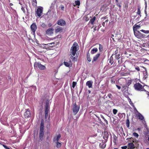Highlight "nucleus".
Wrapping results in <instances>:
<instances>
[{
	"mask_svg": "<svg viewBox=\"0 0 149 149\" xmlns=\"http://www.w3.org/2000/svg\"><path fill=\"white\" fill-rule=\"evenodd\" d=\"M77 46H78V44L77 42H74L72 46L71 47L70 49V58L72 61H76L75 57L74 56L77 51Z\"/></svg>",
	"mask_w": 149,
	"mask_h": 149,
	"instance_id": "obj_1",
	"label": "nucleus"
},
{
	"mask_svg": "<svg viewBox=\"0 0 149 149\" xmlns=\"http://www.w3.org/2000/svg\"><path fill=\"white\" fill-rule=\"evenodd\" d=\"M40 131L39 134V138L40 141H42L43 140V136L44 135V121L42 119L41 121L40 126Z\"/></svg>",
	"mask_w": 149,
	"mask_h": 149,
	"instance_id": "obj_2",
	"label": "nucleus"
},
{
	"mask_svg": "<svg viewBox=\"0 0 149 149\" xmlns=\"http://www.w3.org/2000/svg\"><path fill=\"white\" fill-rule=\"evenodd\" d=\"M135 89L138 91H145L146 90L144 88L143 86L139 83H136L134 85Z\"/></svg>",
	"mask_w": 149,
	"mask_h": 149,
	"instance_id": "obj_3",
	"label": "nucleus"
},
{
	"mask_svg": "<svg viewBox=\"0 0 149 149\" xmlns=\"http://www.w3.org/2000/svg\"><path fill=\"white\" fill-rule=\"evenodd\" d=\"M80 109L79 106H77L76 103L73 105L72 111L74 115H76L79 111Z\"/></svg>",
	"mask_w": 149,
	"mask_h": 149,
	"instance_id": "obj_4",
	"label": "nucleus"
},
{
	"mask_svg": "<svg viewBox=\"0 0 149 149\" xmlns=\"http://www.w3.org/2000/svg\"><path fill=\"white\" fill-rule=\"evenodd\" d=\"M34 67L35 68H38L40 70H44L45 68V67L41 65L38 62H35L34 64Z\"/></svg>",
	"mask_w": 149,
	"mask_h": 149,
	"instance_id": "obj_5",
	"label": "nucleus"
},
{
	"mask_svg": "<svg viewBox=\"0 0 149 149\" xmlns=\"http://www.w3.org/2000/svg\"><path fill=\"white\" fill-rule=\"evenodd\" d=\"M57 24L59 25L64 26L66 24V22L64 20L61 19L57 21Z\"/></svg>",
	"mask_w": 149,
	"mask_h": 149,
	"instance_id": "obj_6",
	"label": "nucleus"
},
{
	"mask_svg": "<svg viewBox=\"0 0 149 149\" xmlns=\"http://www.w3.org/2000/svg\"><path fill=\"white\" fill-rule=\"evenodd\" d=\"M134 33L135 36L138 38L143 36V35L139 31H134Z\"/></svg>",
	"mask_w": 149,
	"mask_h": 149,
	"instance_id": "obj_7",
	"label": "nucleus"
},
{
	"mask_svg": "<svg viewBox=\"0 0 149 149\" xmlns=\"http://www.w3.org/2000/svg\"><path fill=\"white\" fill-rule=\"evenodd\" d=\"M142 68H143L144 69V70H143V79H146V78L148 77V74L147 72V71L146 69V68H145L144 67H142Z\"/></svg>",
	"mask_w": 149,
	"mask_h": 149,
	"instance_id": "obj_8",
	"label": "nucleus"
},
{
	"mask_svg": "<svg viewBox=\"0 0 149 149\" xmlns=\"http://www.w3.org/2000/svg\"><path fill=\"white\" fill-rule=\"evenodd\" d=\"M43 11V8L42 7H40L38 8L36 11V13L38 16L40 17L41 16Z\"/></svg>",
	"mask_w": 149,
	"mask_h": 149,
	"instance_id": "obj_9",
	"label": "nucleus"
},
{
	"mask_svg": "<svg viewBox=\"0 0 149 149\" xmlns=\"http://www.w3.org/2000/svg\"><path fill=\"white\" fill-rule=\"evenodd\" d=\"M31 29L32 31L35 33L36 30L37 29V27L35 23H33L31 25Z\"/></svg>",
	"mask_w": 149,
	"mask_h": 149,
	"instance_id": "obj_10",
	"label": "nucleus"
},
{
	"mask_svg": "<svg viewBox=\"0 0 149 149\" xmlns=\"http://www.w3.org/2000/svg\"><path fill=\"white\" fill-rule=\"evenodd\" d=\"M54 29L52 28H49L47 29L46 31V34L48 35H51L53 34Z\"/></svg>",
	"mask_w": 149,
	"mask_h": 149,
	"instance_id": "obj_11",
	"label": "nucleus"
},
{
	"mask_svg": "<svg viewBox=\"0 0 149 149\" xmlns=\"http://www.w3.org/2000/svg\"><path fill=\"white\" fill-rule=\"evenodd\" d=\"M25 118H28L30 117L31 116V113L29 109H27L26 111L24 114Z\"/></svg>",
	"mask_w": 149,
	"mask_h": 149,
	"instance_id": "obj_12",
	"label": "nucleus"
},
{
	"mask_svg": "<svg viewBox=\"0 0 149 149\" xmlns=\"http://www.w3.org/2000/svg\"><path fill=\"white\" fill-rule=\"evenodd\" d=\"M63 28L60 26H57L56 29H55V33H61L63 31Z\"/></svg>",
	"mask_w": 149,
	"mask_h": 149,
	"instance_id": "obj_13",
	"label": "nucleus"
},
{
	"mask_svg": "<svg viewBox=\"0 0 149 149\" xmlns=\"http://www.w3.org/2000/svg\"><path fill=\"white\" fill-rule=\"evenodd\" d=\"M49 101H47L46 102L45 105V112L49 113Z\"/></svg>",
	"mask_w": 149,
	"mask_h": 149,
	"instance_id": "obj_14",
	"label": "nucleus"
},
{
	"mask_svg": "<svg viewBox=\"0 0 149 149\" xmlns=\"http://www.w3.org/2000/svg\"><path fill=\"white\" fill-rule=\"evenodd\" d=\"M136 115L140 120H143L144 119V117L140 113L136 114Z\"/></svg>",
	"mask_w": 149,
	"mask_h": 149,
	"instance_id": "obj_15",
	"label": "nucleus"
},
{
	"mask_svg": "<svg viewBox=\"0 0 149 149\" xmlns=\"http://www.w3.org/2000/svg\"><path fill=\"white\" fill-rule=\"evenodd\" d=\"M93 83V81H89L86 82V85L88 86L89 88H92V87Z\"/></svg>",
	"mask_w": 149,
	"mask_h": 149,
	"instance_id": "obj_16",
	"label": "nucleus"
},
{
	"mask_svg": "<svg viewBox=\"0 0 149 149\" xmlns=\"http://www.w3.org/2000/svg\"><path fill=\"white\" fill-rule=\"evenodd\" d=\"M100 54L98 53L96 54L95 56H94L93 58V60L92 61V62L93 63L94 61H96L97 60L99 57L100 56Z\"/></svg>",
	"mask_w": 149,
	"mask_h": 149,
	"instance_id": "obj_17",
	"label": "nucleus"
},
{
	"mask_svg": "<svg viewBox=\"0 0 149 149\" xmlns=\"http://www.w3.org/2000/svg\"><path fill=\"white\" fill-rule=\"evenodd\" d=\"M61 134H58V135L56 137H54V138L53 141L55 142H58V140L61 138Z\"/></svg>",
	"mask_w": 149,
	"mask_h": 149,
	"instance_id": "obj_18",
	"label": "nucleus"
},
{
	"mask_svg": "<svg viewBox=\"0 0 149 149\" xmlns=\"http://www.w3.org/2000/svg\"><path fill=\"white\" fill-rule=\"evenodd\" d=\"M140 25H137L136 24H135L133 26L134 32L137 31V29H139L140 28Z\"/></svg>",
	"mask_w": 149,
	"mask_h": 149,
	"instance_id": "obj_19",
	"label": "nucleus"
},
{
	"mask_svg": "<svg viewBox=\"0 0 149 149\" xmlns=\"http://www.w3.org/2000/svg\"><path fill=\"white\" fill-rule=\"evenodd\" d=\"M109 136V135L108 132L106 131H105L104 132V135L103 136V138L105 140H107Z\"/></svg>",
	"mask_w": 149,
	"mask_h": 149,
	"instance_id": "obj_20",
	"label": "nucleus"
},
{
	"mask_svg": "<svg viewBox=\"0 0 149 149\" xmlns=\"http://www.w3.org/2000/svg\"><path fill=\"white\" fill-rule=\"evenodd\" d=\"M97 51L98 49L97 48H94L91 50V53L92 54H93L97 52Z\"/></svg>",
	"mask_w": 149,
	"mask_h": 149,
	"instance_id": "obj_21",
	"label": "nucleus"
},
{
	"mask_svg": "<svg viewBox=\"0 0 149 149\" xmlns=\"http://www.w3.org/2000/svg\"><path fill=\"white\" fill-rule=\"evenodd\" d=\"M71 61L70 60L69 61V62H65V61L64 62V65L65 66H66L67 67H69L70 66L71 64Z\"/></svg>",
	"mask_w": 149,
	"mask_h": 149,
	"instance_id": "obj_22",
	"label": "nucleus"
},
{
	"mask_svg": "<svg viewBox=\"0 0 149 149\" xmlns=\"http://www.w3.org/2000/svg\"><path fill=\"white\" fill-rule=\"evenodd\" d=\"M112 56L113 55H112L110 57L109 59V63H110L111 65L114 62L113 58Z\"/></svg>",
	"mask_w": 149,
	"mask_h": 149,
	"instance_id": "obj_23",
	"label": "nucleus"
},
{
	"mask_svg": "<svg viewBox=\"0 0 149 149\" xmlns=\"http://www.w3.org/2000/svg\"><path fill=\"white\" fill-rule=\"evenodd\" d=\"M128 146L130 149H133L134 148V145L132 143H129Z\"/></svg>",
	"mask_w": 149,
	"mask_h": 149,
	"instance_id": "obj_24",
	"label": "nucleus"
},
{
	"mask_svg": "<svg viewBox=\"0 0 149 149\" xmlns=\"http://www.w3.org/2000/svg\"><path fill=\"white\" fill-rule=\"evenodd\" d=\"M96 19V17H93L92 19H91L90 20V22L91 24L93 25L94 24V22L95 20Z\"/></svg>",
	"mask_w": 149,
	"mask_h": 149,
	"instance_id": "obj_25",
	"label": "nucleus"
},
{
	"mask_svg": "<svg viewBox=\"0 0 149 149\" xmlns=\"http://www.w3.org/2000/svg\"><path fill=\"white\" fill-rule=\"evenodd\" d=\"M100 147L102 148H104L106 146V144L104 143L103 142H102L100 144Z\"/></svg>",
	"mask_w": 149,
	"mask_h": 149,
	"instance_id": "obj_26",
	"label": "nucleus"
},
{
	"mask_svg": "<svg viewBox=\"0 0 149 149\" xmlns=\"http://www.w3.org/2000/svg\"><path fill=\"white\" fill-rule=\"evenodd\" d=\"M115 55V58L116 59H118L121 56V54L120 53H118Z\"/></svg>",
	"mask_w": 149,
	"mask_h": 149,
	"instance_id": "obj_27",
	"label": "nucleus"
},
{
	"mask_svg": "<svg viewBox=\"0 0 149 149\" xmlns=\"http://www.w3.org/2000/svg\"><path fill=\"white\" fill-rule=\"evenodd\" d=\"M120 52V51L119 49H116L114 52L112 54V55H115L118 54Z\"/></svg>",
	"mask_w": 149,
	"mask_h": 149,
	"instance_id": "obj_28",
	"label": "nucleus"
},
{
	"mask_svg": "<svg viewBox=\"0 0 149 149\" xmlns=\"http://www.w3.org/2000/svg\"><path fill=\"white\" fill-rule=\"evenodd\" d=\"M126 125L127 127H130V121L128 118H127L126 120Z\"/></svg>",
	"mask_w": 149,
	"mask_h": 149,
	"instance_id": "obj_29",
	"label": "nucleus"
},
{
	"mask_svg": "<svg viewBox=\"0 0 149 149\" xmlns=\"http://www.w3.org/2000/svg\"><path fill=\"white\" fill-rule=\"evenodd\" d=\"M55 143L56 144V146L58 148H59L61 147V144L60 143L58 142H56Z\"/></svg>",
	"mask_w": 149,
	"mask_h": 149,
	"instance_id": "obj_30",
	"label": "nucleus"
},
{
	"mask_svg": "<svg viewBox=\"0 0 149 149\" xmlns=\"http://www.w3.org/2000/svg\"><path fill=\"white\" fill-rule=\"evenodd\" d=\"M125 115V114L124 113H119L118 114V116L120 118H122L123 117V114Z\"/></svg>",
	"mask_w": 149,
	"mask_h": 149,
	"instance_id": "obj_31",
	"label": "nucleus"
},
{
	"mask_svg": "<svg viewBox=\"0 0 149 149\" xmlns=\"http://www.w3.org/2000/svg\"><path fill=\"white\" fill-rule=\"evenodd\" d=\"M134 66L135 68V69L137 71H139L140 70V68L138 66L134 65Z\"/></svg>",
	"mask_w": 149,
	"mask_h": 149,
	"instance_id": "obj_32",
	"label": "nucleus"
},
{
	"mask_svg": "<svg viewBox=\"0 0 149 149\" xmlns=\"http://www.w3.org/2000/svg\"><path fill=\"white\" fill-rule=\"evenodd\" d=\"M100 116H101V117L103 119V120H104V121L106 123V124L107 125L108 124V121H107V120L105 118H104V117L102 115H100Z\"/></svg>",
	"mask_w": 149,
	"mask_h": 149,
	"instance_id": "obj_33",
	"label": "nucleus"
},
{
	"mask_svg": "<svg viewBox=\"0 0 149 149\" xmlns=\"http://www.w3.org/2000/svg\"><path fill=\"white\" fill-rule=\"evenodd\" d=\"M41 26H42V28H46V27L47 26V25L46 24H45L44 23H42L41 24Z\"/></svg>",
	"mask_w": 149,
	"mask_h": 149,
	"instance_id": "obj_34",
	"label": "nucleus"
},
{
	"mask_svg": "<svg viewBox=\"0 0 149 149\" xmlns=\"http://www.w3.org/2000/svg\"><path fill=\"white\" fill-rule=\"evenodd\" d=\"M140 31L144 33H149V31L148 30H145L143 29L141 30H140Z\"/></svg>",
	"mask_w": 149,
	"mask_h": 149,
	"instance_id": "obj_35",
	"label": "nucleus"
},
{
	"mask_svg": "<svg viewBox=\"0 0 149 149\" xmlns=\"http://www.w3.org/2000/svg\"><path fill=\"white\" fill-rule=\"evenodd\" d=\"M75 3L76 5L79 6L80 5V2L79 0L76 1H75Z\"/></svg>",
	"mask_w": 149,
	"mask_h": 149,
	"instance_id": "obj_36",
	"label": "nucleus"
},
{
	"mask_svg": "<svg viewBox=\"0 0 149 149\" xmlns=\"http://www.w3.org/2000/svg\"><path fill=\"white\" fill-rule=\"evenodd\" d=\"M133 135L136 137V138H138V136H139V135L138 134L136 133V132H134L133 133Z\"/></svg>",
	"mask_w": 149,
	"mask_h": 149,
	"instance_id": "obj_37",
	"label": "nucleus"
},
{
	"mask_svg": "<svg viewBox=\"0 0 149 149\" xmlns=\"http://www.w3.org/2000/svg\"><path fill=\"white\" fill-rule=\"evenodd\" d=\"M99 49L100 52H102L103 50L102 46L101 44H99Z\"/></svg>",
	"mask_w": 149,
	"mask_h": 149,
	"instance_id": "obj_38",
	"label": "nucleus"
},
{
	"mask_svg": "<svg viewBox=\"0 0 149 149\" xmlns=\"http://www.w3.org/2000/svg\"><path fill=\"white\" fill-rule=\"evenodd\" d=\"M55 44V42H53L50 43H48V44H45V45H47V46H50L51 45H52V44L53 45H54V44Z\"/></svg>",
	"mask_w": 149,
	"mask_h": 149,
	"instance_id": "obj_39",
	"label": "nucleus"
},
{
	"mask_svg": "<svg viewBox=\"0 0 149 149\" xmlns=\"http://www.w3.org/2000/svg\"><path fill=\"white\" fill-rule=\"evenodd\" d=\"M117 112L118 111L117 110L115 109H113V112L114 114L116 115L117 113Z\"/></svg>",
	"mask_w": 149,
	"mask_h": 149,
	"instance_id": "obj_40",
	"label": "nucleus"
},
{
	"mask_svg": "<svg viewBox=\"0 0 149 149\" xmlns=\"http://www.w3.org/2000/svg\"><path fill=\"white\" fill-rule=\"evenodd\" d=\"M77 83L76 82L73 81L72 83V87L74 88L76 85Z\"/></svg>",
	"mask_w": 149,
	"mask_h": 149,
	"instance_id": "obj_41",
	"label": "nucleus"
},
{
	"mask_svg": "<svg viewBox=\"0 0 149 149\" xmlns=\"http://www.w3.org/2000/svg\"><path fill=\"white\" fill-rule=\"evenodd\" d=\"M140 13H141V11H140V8H138V10H137V14L138 15H140V16H141V15H140Z\"/></svg>",
	"mask_w": 149,
	"mask_h": 149,
	"instance_id": "obj_42",
	"label": "nucleus"
},
{
	"mask_svg": "<svg viewBox=\"0 0 149 149\" xmlns=\"http://www.w3.org/2000/svg\"><path fill=\"white\" fill-rule=\"evenodd\" d=\"M111 82L112 84H115V81L114 79L112 78L111 79Z\"/></svg>",
	"mask_w": 149,
	"mask_h": 149,
	"instance_id": "obj_43",
	"label": "nucleus"
},
{
	"mask_svg": "<svg viewBox=\"0 0 149 149\" xmlns=\"http://www.w3.org/2000/svg\"><path fill=\"white\" fill-rule=\"evenodd\" d=\"M87 60L88 61H89L90 62L91 61V57H90L89 56L87 55Z\"/></svg>",
	"mask_w": 149,
	"mask_h": 149,
	"instance_id": "obj_44",
	"label": "nucleus"
},
{
	"mask_svg": "<svg viewBox=\"0 0 149 149\" xmlns=\"http://www.w3.org/2000/svg\"><path fill=\"white\" fill-rule=\"evenodd\" d=\"M6 149H10V148L8 147L7 146H6V145H5L4 144H2V145Z\"/></svg>",
	"mask_w": 149,
	"mask_h": 149,
	"instance_id": "obj_45",
	"label": "nucleus"
},
{
	"mask_svg": "<svg viewBox=\"0 0 149 149\" xmlns=\"http://www.w3.org/2000/svg\"><path fill=\"white\" fill-rule=\"evenodd\" d=\"M60 8H61V10L63 11L64 10L65 7L64 6H63V5H61V6H60Z\"/></svg>",
	"mask_w": 149,
	"mask_h": 149,
	"instance_id": "obj_46",
	"label": "nucleus"
},
{
	"mask_svg": "<svg viewBox=\"0 0 149 149\" xmlns=\"http://www.w3.org/2000/svg\"><path fill=\"white\" fill-rule=\"evenodd\" d=\"M48 112H45V119H47V118L48 116Z\"/></svg>",
	"mask_w": 149,
	"mask_h": 149,
	"instance_id": "obj_47",
	"label": "nucleus"
},
{
	"mask_svg": "<svg viewBox=\"0 0 149 149\" xmlns=\"http://www.w3.org/2000/svg\"><path fill=\"white\" fill-rule=\"evenodd\" d=\"M134 111H135V113L136 114H137V113H139L138 112V111L137 110V109H136V108L135 107H134Z\"/></svg>",
	"mask_w": 149,
	"mask_h": 149,
	"instance_id": "obj_48",
	"label": "nucleus"
},
{
	"mask_svg": "<svg viewBox=\"0 0 149 149\" xmlns=\"http://www.w3.org/2000/svg\"><path fill=\"white\" fill-rule=\"evenodd\" d=\"M146 94L147 95V98L149 99V92L146 91Z\"/></svg>",
	"mask_w": 149,
	"mask_h": 149,
	"instance_id": "obj_49",
	"label": "nucleus"
},
{
	"mask_svg": "<svg viewBox=\"0 0 149 149\" xmlns=\"http://www.w3.org/2000/svg\"><path fill=\"white\" fill-rule=\"evenodd\" d=\"M21 10L24 13H25L26 12L25 11L24 8L23 7H22L21 8Z\"/></svg>",
	"mask_w": 149,
	"mask_h": 149,
	"instance_id": "obj_50",
	"label": "nucleus"
},
{
	"mask_svg": "<svg viewBox=\"0 0 149 149\" xmlns=\"http://www.w3.org/2000/svg\"><path fill=\"white\" fill-rule=\"evenodd\" d=\"M127 148V147L126 146H122L121 147V148L122 149H126Z\"/></svg>",
	"mask_w": 149,
	"mask_h": 149,
	"instance_id": "obj_51",
	"label": "nucleus"
},
{
	"mask_svg": "<svg viewBox=\"0 0 149 149\" xmlns=\"http://www.w3.org/2000/svg\"><path fill=\"white\" fill-rule=\"evenodd\" d=\"M108 96L110 98H111L112 95L111 94H109L108 95Z\"/></svg>",
	"mask_w": 149,
	"mask_h": 149,
	"instance_id": "obj_52",
	"label": "nucleus"
},
{
	"mask_svg": "<svg viewBox=\"0 0 149 149\" xmlns=\"http://www.w3.org/2000/svg\"><path fill=\"white\" fill-rule=\"evenodd\" d=\"M145 127L146 128V130H147L148 133H149V129L147 127V125H146L145 126Z\"/></svg>",
	"mask_w": 149,
	"mask_h": 149,
	"instance_id": "obj_53",
	"label": "nucleus"
},
{
	"mask_svg": "<svg viewBox=\"0 0 149 149\" xmlns=\"http://www.w3.org/2000/svg\"><path fill=\"white\" fill-rule=\"evenodd\" d=\"M32 88L33 89V90L34 91H36V86H32Z\"/></svg>",
	"mask_w": 149,
	"mask_h": 149,
	"instance_id": "obj_54",
	"label": "nucleus"
},
{
	"mask_svg": "<svg viewBox=\"0 0 149 149\" xmlns=\"http://www.w3.org/2000/svg\"><path fill=\"white\" fill-rule=\"evenodd\" d=\"M116 86L117 87V88H118V89L120 90V88H121V87H120V86H118V85H116Z\"/></svg>",
	"mask_w": 149,
	"mask_h": 149,
	"instance_id": "obj_55",
	"label": "nucleus"
},
{
	"mask_svg": "<svg viewBox=\"0 0 149 149\" xmlns=\"http://www.w3.org/2000/svg\"><path fill=\"white\" fill-rule=\"evenodd\" d=\"M98 118V120L100 122H102V121L101 120V119L100 118V117H98V116H96Z\"/></svg>",
	"mask_w": 149,
	"mask_h": 149,
	"instance_id": "obj_56",
	"label": "nucleus"
},
{
	"mask_svg": "<svg viewBox=\"0 0 149 149\" xmlns=\"http://www.w3.org/2000/svg\"><path fill=\"white\" fill-rule=\"evenodd\" d=\"M52 24L51 23H50L48 24V26L49 27H51L52 26Z\"/></svg>",
	"mask_w": 149,
	"mask_h": 149,
	"instance_id": "obj_57",
	"label": "nucleus"
},
{
	"mask_svg": "<svg viewBox=\"0 0 149 149\" xmlns=\"http://www.w3.org/2000/svg\"><path fill=\"white\" fill-rule=\"evenodd\" d=\"M33 2H34L36 4H35V5H36L37 4V1H36V0H33Z\"/></svg>",
	"mask_w": 149,
	"mask_h": 149,
	"instance_id": "obj_58",
	"label": "nucleus"
},
{
	"mask_svg": "<svg viewBox=\"0 0 149 149\" xmlns=\"http://www.w3.org/2000/svg\"><path fill=\"white\" fill-rule=\"evenodd\" d=\"M105 22H102V25L103 26H105Z\"/></svg>",
	"mask_w": 149,
	"mask_h": 149,
	"instance_id": "obj_59",
	"label": "nucleus"
},
{
	"mask_svg": "<svg viewBox=\"0 0 149 149\" xmlns=\"http://www.w3.org/2000/svg\"><path fill=\"white\" fill-rule=\"evenodd\" d=\"M130 104L132 106V105H133V103L132 102H130Z\"/></svg>",
	"mask_w": 149,
	"mask_h": 149,
	"instance_id": "obj_60",
	"label": "nucleus"
},
{
	"mask_svg": "<svg viewBox=\"0 0 149 149\" xmlns=\"http://www.w3.org/2000/svg\"><path fill=\"white\" fill-rule=\"evenodd\" d=\"M126 74V73L122 74V76H125V75H125Z\"/></svg>",
	"mask_w": 149,
	"mask_h": 149,
	"instance_id": "obj_61",
	"label": "nucleus"
},
{
	"mask_svg": "<svg viewBox=\"0 0 149 149\" xmlns=\"http://www.w3.org/2000/svg\"><path fill=\"white\" fill-rule=\"evenodd\" d=\"M88 92L89 93H91V91L90 90H88Z\"/></svg>",
	"mask_w": 149,
	"mask_h": 149,
	"instance_id": "obj_62",
	"label": "nucleus"
},
{
	"mask_svg": "<svg viewBox=\"0 0 149 149\" xmlns=\"http://www.w3.org/2000/svg\"><path fill=\"white\" fill-rule=\"evenodd\" d=\"M108 21V20L107 19V20H106L105 22H107Z\"/></svg>",
	"mask_w": 149,
	"mask_h": 149,
	"instance_id": "obj_63",
	"label": "nucleus"
},
{
	"mask_svg": "<svg viewBox=\"0 0 149 149\" xmlns=\"http://www.w3.org/2000/svg\"><path fill=\"white\" fill-rule=\"evenodd\" d=\"M117 6H118L119 7H121V6H120V5H118V4H117Z\"/></svg>",
	"mask_w": 149,
	"mask_h": 149,
	"instance_id": "obj_64",
	"label": "nucleus"
}]
</instances>
